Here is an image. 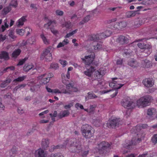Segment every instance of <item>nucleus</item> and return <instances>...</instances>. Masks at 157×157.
Masks as SVG:
<instances>
[{
  "mask_svg": "<svg viewBox=\"0 0 157 157\" xmlns=\"http://www.w3.org/2000/svg\"><path fill=\"white\" fill-rule=\"evenodd\" d=\"M81 131L83 136L86 139H89L94 135V131L93 128L87 124L83 125Z\"/></svg>",
  "mask_w": 157,
  "mask_h": 157,
  "instance_id": "1",
  "label": "nucleus"
},
{
  "mask_svg": "<svg viewBox=\"0 0 157 157\" xmlns=\"http://www.w3.org/2000/svg\"><path fill=\"white\" fill-rule=\"evenodd\" d=\"M153 100L151 96L145 95L140 98L136 101V105L139 107H144L149 105Z\"/></svg>",
  "mask_w": 157,
  "mask_h": 157,
  "instance_id": "2",
  "label": "nucleus"
},
{
  "mask_svg": "<svg viewBox=\"0 0 157 157\" xmlns=\"http://www.w3.org/2000/svg\"><path fill=\"white\" fill-rule=\"evenodd\" d=\"M52 48L49 47L46 49L41 54L40 59L42 60H45L47 62H49L52 60V54L50 51Z\"/></svg>",
  "mask_w": 157,
  "mask_h": 157,
  "instance_id": "3",
  "label": "nucleus"
},
{
  "mask_svg": "<svg viewBox=\"0 0 157 157\" xmlns=\"http://www.w3.org/2000/svg\"><path fill=\"white\" fill-rule=\"evenodd\" d=\"M66 144H68L72 146L75 150V152H79L82 150L80 143L77 141L75 139H73L70 140H67L66 142Z\"/></svg>",
  "mask_w": 157,
  "mask_h": 157,
  "instance_id": "4",
  "label": "nucleus"
},
{
  "mask_svg": "<svg viewBox=\"0 0 157 157\" xmlns=\"http://www.w3.org/2000/svg\"><path fill=\"white\" fill-rule=\"evenodd\" d=\"M121 104L124 107L128 109H133L136 105L135 101L128 99L122 101Z\"/></svg>",
  "mask_w": 157,
  "mask_h": 157,
  "instance_id": "5",
  "label": "nucleus"
},
{
  "mask_svg": "<svg viewBox=\"0 0 157 157\" xmlns=\"http://www.w3.org/2000/svg\"><path fill=\"white\" fill-rule=\"evenodd\" d=\"M98 149L99 153L103 154L108 148L110 147V144L104 141L98 144Z\"/></svg>",
  "mask_w": 157,
  "mask_h": 157,
  "instance_id": "6",
  "label": "nucleus"
},
{
  "mask_svg": "<svg viewBox=\"0 0 157 157\" xmlns=\"http://www.w3.org/2000/svg\"><path fill=\"white\" fill-rule=\"evenodd\" d=\"M95 57V54L92 52L90 55L85 56V58H82L86 65H89L92 63Z\"/></svg>",
  "mask_w": 157,
  "mask_h": 157,
  "instance_id": "7",
  "label": "nucleus"
},
{
  "mask_svg": "<svg viewBox=\"0 0 157 157\" xmlns=\"http://www.w3.org/2000/svg\"><path fill=\"white\" fill-rule=\"evenodd\" d=\"M120 121L117 118L108 121L107 123V126L109 128H115L119 124Z\"/></svg>",
  "mask_w": 157,
  "mask_h": 157,
  "instance_id": "8",
  "label": "nucleus"
},
{
  "mask_svg": "<svg viewBox=\"0 0 157 157\" xmlns=\"http://www.w3.org/2000/svg\"><path fill=\"white\" fill-rule=\"evenodd\" d=\"M35 155L36 157H46L47 151L41 148H40L36 151Z\"/></svg>",
  "mask_w": 157,
  "mask_h": 157,
  "instance_id": "9",
  "label": "nucleus"
},
{
  "mask_svg": "<svg viewBox=\"0 0 157 157\" xmlns=\"http://www.w3.org/2000/svg\"><path fill=\"white\" fill-rule=\"evenodd\" d=\"M117 42L120 44H124L128 43V39L125 36L121 35L117 40Z\"/></svg>",
  "mask_w": 157,
  "mask_h": 157,
  "instance_id": "10",
  "label": "nucleus"
},
{
  "mask_svg": "<svg viewBox=\"0 0 157 157\" xmlns=\"http://www.w3.org/2000/svg\"><path fill=\"white\" fill-rule=\"evenodd\" d=\"M143 83L145 86L147 87H150L152 86L153 85V83L152 82V80L151 78H145L143 81Z\"/></svg>",
  "mask_w": 157,
  "mask_h": 157,
  "instance_id": "11",
  "label": "nucleus"
},
{
  "mask_svg": "<svg viewBox=\"0 0 157 157\" xmlns=\"http://www.w3.org/2000/svg\"><path fill=\"white\" fill-rule=\"evenodd\" d=\"M105 72V70L104 71L101 69H99L98 70L95 72L94 74V76L96 78H100L104 75Z\"/></svg>",
  "mask_w": 157,
  "mask_h": 157,
  "instance_id": "12",
  "label": "nucleus"
},
{
  "mask_svg": "<svg viewBox=\"0 0 157 157\" xmlns=\"http://www.w3.org/2000/svg\"><path fill=\"white\" fill-rule=\"evenodd\" d=\"M138 47L141 49H147L149 51H150V49L152 48L151 45L149 44H145L143 43H139L138 44Z\"/></svg>",
  "mask_w": 157,
  "mask_h": 157,
  "instance_id": "13",
  "label": "nucleus"
},
{
  "mask_svg": "<svg viewBox=\"0 0 157 157\" xmlns=\"http://www.w3.org/2000/svg\"><path fill=\"white\" fill-rule=\"evenodd\" d=\"M9 58V54L8 52L5 51L1 52L0 53V59L6 60H8Z\"/></svg>",
  "mask_w": 157,
  "mask_h": 157,
  "instance_id": "14",
  "label": "nucleus"
},
{
  "mask_svg": "<svg viewBox=\"0 0 157 157\" xmlns=\"http://www.w3.org/2000/svg\"><path fill=\"white\" fill-rule=\"evenodd\" d=\"M102 48V45L99 43H92L91 48L93 50L98 51Z\"/></svg>",
  "mask_w": 157,
  "mask_h": 157,
  "instance_id": "15",
  "label": "nucleus"
},
{
  "mask_svg": "<svg viewBox=\"0 0 157 157\" xmlns=\"http://www.w3.org/2000/svg\"><path fill=\"white\" fill-rule=\"evenodd\" d=\"M119 85H120V86L119 87L117 88H114L113 89V90H107V91H105L104 92V93H107L108 92H109L112 90L113 91V93H114V94L112 95V97H114L117 95V94L118 93L117 90L120 89L124 85V84H119Z\"/></svg>",
  "mask_w": 157,
  "mask_h": 157,
  "instance_id": "16",
  "label": "nucleus"
},
{
  "mask_svg": "<svg viewBox=\"0 0 157 157\" xmlns=\"http://www.w3.org/2000/svg\"><path fill=\"white\" fill-rule=\"evenodd\" d=\"M142 66L145 68H148L152 66L151 62L147 59L143 60L142 62Z\"/></svg>",
  "mask_w": 157,
  "mask_h": 157,
  "instance_id": "17",
  "label": "nucleus"
},
{
  "mask_svg": "<svg viewBox=\"0 0 157 157\" xmlns=\"http://www.w3.org/2000/svg\"><path fill=\"white\" fill-rule=\"evenodd\" d=\"M95 70L94 67L91 66L89 69H87L86 71H85L84 73L86 75L90 77L92 75L93 72H94Z\"/></svg>",
  "mask_w": 157,
  "mask_h": 157,
  "instance_id": "18",
  "label": "nucleus"
},
{
  "mask_svg": "<svg viewBox=\"0 0 157 157\" xmlns=\"http://www.w3.org/2000/svg\"><path fill=\"white\" fill-rule=\"evenodd\" d=\"M49 140L48 139H43L41 143V146L42 148L46 149L49 147Z\"/></svg>",
  "mask_w": 157,
  "mask_h": 157,
  "instance_id": "19",
  "label": "nucleus"
},
{
  "mask_svg": "<svg viewBox=\"0 0 157 157\" xmlns=\"http://www.w3.org/2000/svg\"><path fill=\"white\" fill-rule=\"evenodd\" d=\"M46 75V74H44L41 75V76H39L38 77L39 79H41V82L44 84H46L48 82L50 81V79L46 77L44 78V76Z\"/></svg>",
  "mask_w": 157,
  "mask_h": 157,
  "instance_id": "20",
  "label": "nucleus"
},
{
  "mask_svg": "<svg viewBox=\"0 0 157 157\" xmlns=\"http://www.w3.org/2000/svg\"><path fill=\"white\" fill-rule=\"evenodd\" d=\"M69 112L68 110H64L61 112L58 115V117L61 118L63 117L67 116L69 114Z\"/></svg>",
  "mask_w": 157,
  "mask_h": 157,
  "instance_id": "21",
  "label": "nucleus"
},
{
  "mask_svg": "<svg viewBox=\"0 0 157 157\" xmlns=\"http://www.w3.org/2000/svg\"><path fill=\"white\" fill-rule=\"evenodd\" d=\"M98 37V34H93L89 36V39L91 41H95L99 40Z\"/></svg>",
  "mask_w": 157,
  "mask_h": 157,
  "instance_id": "22",
  "label": "nucleus"
},
{
  "mask_svg": "<svg viewBox=\"0 0 157 157\" xmlns=\"http://www.w3.org/2000/svg\"><path fill=\"white\" fill-rule=\"evenodd\" d=\"M137 11H128L126 13V15L127 17L131 18L134 17L136 14Z\"/></svg>",
  "mask_w": 157,
  "mask_h": 157,
  "instance_id": "23",
  "label": "nucleus"
},
{
  "mask_svg": "<svg viewBox=\"0 0 157 157\" xmlns=\"http://www.w3.org/2000/svg\"><path fill=\"white\" fill-rule=\"evenodd\" d=\"M11 80L10 78L7 79L6 80L3 82L0 85V87L2 88H4L6 86L11 82Z\"/></svg>",
  "mask_w": 157,
  "mask_h": 157,
  "instance_id": "24",
  "label": "nucleus"
},
{
  "mask_svg": "<svg viewBox=\"0 0 157 157\" xmlns=\"http://www.w3.org/2000/svg\"><path fill=\"white\" fill-rule=\"evenodd\" d=\"M20 49H18L15 50L12 53V57L16 58L20 55L21 52Z\"/></svg>",
  "mask_w": 157,
  "mask_h": 157,
  "instance_id": "25",
  "label": "nucleus"
},
{
  "mask_svg": "<svg viewBox=\"0 0 157 157\" xmlns=\"http://www.w3.org/2000/svg\"><path fill=\"white\" fill-rule=\"evenodd\" d=\"M64 147V146L63 145H57L56 146L52 145L49 148V151L51 152L54 151L55 149H57L62 148Z\"/></svg>",
  "mask_w": 157,
  "mask_h": 157,
  "instance_id": "26",
  "label": "nucleus"
},
{
  "mask_svg": "<svg viewBox=\"0 0 157 157\" xmlns=\"http://www.w3.org/2000/svg\"><path fill=\"white\" fill-rule=\"evenodd\" d=\"M26 16H23L18 21V26H22L24 25V22L26 21Z\"/></svg>",
  "mask_w": 157,
  "mask_h": 157,
  "instance_id": "27",
  "label": "nucleus"
},
{
  "mask_svg": "<svg viewBox=\"0 0 157 157\" xmlns=\"http://www.w3.org/2000/svg\"><path fill=\"white\" fill-rule=\"evenodd\" d=\"M90 15H87L83 19L82 21L79 23V24L82 25L85 23L87 22L90 20Z\"/></svg>",
  "mask_w": 157,
  "mask_h": 157,
  "instance_id": "28",
  "label": "nucleus"
},
{
  "mask_svg": "<svg viewBox=\"0 0 157 157\" xmlns=\"http://www.w3.org/2000/svg\"><path fill=\"white\" fill-rule=\"evenodd\" d=\"M145 137V134L143 133H140L137 135L136 140L137 141H141L142 139H143Z\"/></svg>",
  "mask_w": 157,
  "mask_h": 157,
  "instance_id": "29",
  "label": "nucleus"
},
{
  "mask_svg": "<svg viewBox=\"0 0 157 157\" xmlns=\"http://www.w3.org/2000/svg\"><path fill=\"white\" fill-rule=\"evenodd\" d=\"M33 67V66L31 65H28L27 64L25 65L23 67L24 70L26 71H28L29 70L32 69Z\"/></svg>",
  "mask_w": 157,
  "mask_h": 157,
  "instance_id": "30",
  "label": "nucleus"
},
{
  "mask_svg": "<svg viewBox=\"0 0 157 157\" xmlns=\"http://www.w3.org/2000/svg\"><path fill=\"white\" fill-rule=\"evenodd\" d=\"M140 141H137V140H136V137L135 138H133L132 139V140L131 141V142L128 145L130 146L132 145H136L138 143H139Z\"/></svg>",
  "mask_w": 157,
  "mask_h": 157,
  "instance_id": "31",
  "label": "nucleus"
},
{
  "mask_svg": "<svg viewBox=\"0 0 157 157\" xmlns=\"http://www.w3.org/2000/svg\"><path fill=\"white\" fill-rule=\"evenodd\" d=\"M17 147L16 146H14L11 150L10 154H12L13 155H16L17 153ZM11 156H12V155H10Z\"/></svg>",
  "mask_w": 157,
  "mask_h": 157,
  "instance_id": "32",
  "label": "nucleus"
},
{
  "mask_svg": "<svg viewBox=\"0 0 157 157\" xmlns=\"http://www.w3.org/2000/svg\"><path fill=\"white\" fill-rule=\"evenodd\" d=\"M9 36L12 39H14L16 38V36L14 35L13 30L11 29L9 31Z\"/></svg>",
  "mask_w": 157,
  "mask_h": 157,
  "instance_id": "33",
  "label": "nucleus"
},
{
  "mask_svg": "<svg viewBox=\"0 0 157 157\" xmlns=\"http://www.w3.org/2000/svg\"><path fill=\"white\" fill-rule=\"evenodd\" d=\"M88 95L86 97V100L89 99L94 98L97 97V96L94 94H90L89 92L88 93Z\"/></svg>",
  "mask_w": 157,
  "mask_h": 157,
  "instance_id": "34",
  "label": "nucleus"
},
{
  "mask_svg": "<svg viewBox=\"0 0 157 157\" xmlns=\"http://www.w3.org/2000/svg\"><path fill=\"white\" fill-rule=\"evenodd\" d=\"M119 25V28L122 29L125 27L126 25V23L124 21H121L118 22Z\"/></svg>",
  "mask_w": 157,
  "mask_h": 157,
  "instance_id": "35",
  "label": "nucleus"
},
{
  "mask_svg": "<svg viewBox=\"0 0 157 157\" xmlns=\"http://www.w3.org/2000/svg\"><path fill=\"white\" fill-rule=\"evenodd\" d=\"M11 10V7L10 6L4 8L2 10V12H3V14H6L9 13Z\"/></svg>",
  "mask_w": 157,
  "mask_h": 157,
  "instance_id": "36",
  "label": "nucleus"
},
{
  "mask_svg": "<svg viewBox=\"0 0 157 157\" xmlns=\"http://www.w3.org/2000/svg\"><path fill=\"white\" fill-rule=\"evenodd\" d=\"M152 142L154 145L155 144L157 143V134L154 135L151 139Z\"/></svg>",
  "mask_w": 157,
  "mask_h": 157,
  "instance_id": "37",
  "label": "nucleus"
},
{
  "mask_svg": "<svg viewBox=\"0 0 157 157\" xmlns=\"http://www.w3.org/2000/svg\"><path fill=\"white\" fill-rule=\"evenodd\" d=\"M17 0H12L10 4V6H12L14 7H17Z\"/></svg>",
  "mask_w": 157,
  "mask_h": 157,
  "instance_id": "38",
  "label": "nucleus"
},
{
  "mask_svg": "<svg viewBox=\"0 0 157 157\" xmlns=\"http://www.w3.org/2000/svg\"><path fill=\"white\" fill-rule=\"evenodd\" d=\"M25 76H23L18 78H17L14 79L13 81L16 82H20L23 81L25 78Z\"/></svg>",
  "mask_w": 157,
  "mask_h": 157,
  "instance_id": "39",
  "label": "nucleus"
},
{
  "mask_svg": "<svg viewBox=\"0 0 157 157\" xmlns=\"http://www.w3.org/2000/svg\"><path fill=\"white\" fill-rule=\"evenodd\" d=\"M44 43L46 44H49L48 41L46 39L43 34H42L40 35Z\"/></svg>",
  "mask_w": 157,
  "mask_h": 157,
  "instance_id": "40",
  "label": "nucleus"
},
{
  "mask_svg": "<svg viewBox=\"0 0 157 157\" xmlns=\"http://www.w3.org/2000/svg\"><path fill=\"white\" fill-rule=\"evenodd\" d=\"M95 106H94L93 105H91L90 106V108L89 110V113L91 114H93L94 112V108H95Z\"/></svg>",
  "mask_w": 157,
  "mask_h": 157,
  "instance_id": "41",
  "label": "nucleus"
},
{
  "mask_svg": "<svg viewBox=\"0 0 157 157\" xmlns=\"http://www.w3.org/2000/svg\"><path fill=\"white\" fill-rule=\"evenodd\" d=\"M99 40L105 38L106 37L105 34L104 33L98 34Z\"/></svg>",
  "mask_w": 157,
  "mask_h": 157,
  "instance_id": "42",
  "label": "nucleus"
},
{
  "mask_svg": "<svg viewBox=\"0 0 157 157\" xmlns=\"http://www.w3.org/2000/svg\"><path fill=\"white\" fill-rule=\"evenodd\" d=\"M28 59V58L25 57L24 59L20 60L17 64V65L19 66L22 65L25 63V61Z\"/></svg>",
  "mask_w": 157,
  "mask_h": 157,
  "instance_id": "43",
  "label": "nucleus"
},
{
  "mask_svg": "<svg viewBox=\"0 0 157 157\" xmlns=\"http://www.w3.org/2000/svg\"><path fill=\"white\" fill-rule=\"evenodd\" d=\"M153 109H149L147 110V115L151 116L153 114Z\"/></svg>",
  "mask_w": 157,
  "mask_h": 157,
  "instance_id": "44",
  "label": "nucleus"
},
{
  "mask_svg": "<svg viewBox=\"0 0 157 157\" xmlns=\"http://www.w3.org/2000/svg\"><path fill=\"white\" fill-rule=\"evenodd\" d=\"M128 64L130 66L132 67H135L136 66V63L135 61L133 60H132L128 63Z\"/></svg>",
  "mask_w": 157,
  "mask_h": 157,
  "instance_id": "45",
  "label": "nucleus"
},
{
  "mask_svg": "<svg viewBox=\"0 0 157 157\" xmlns=\"http://www.w3.org/2000/svg\"><path fill=\"white\" fill-rule=\"evenodd\" d=\"M53 23L56 24L55 21H52L51 20H50L47 24L44 25V27H46L48 29V27L49 26H50Z\"/></svg>",
  "mask_w": 157,
  "mask_h": 157,
  "instance_id": "46",
  "label": "nucleus"
},
{
  "mask_svg": "<svg viewBox=\"0 0 157 157\" xmlns=\"http://www.w3.org/2000/svg\"><path fill=\"white\" fill-rule=\"evenodd\" d=\"M25 86V84H21L17 86H16L13 90V92L17 91V90L19 89L21 87L24 88Z\"/></svg>",
  "mask_w": 157,
  "mask_h": 157,
  "instance_id": "47",
  "label": "nucleus"
},
{
  "mask_svg": "<svg viewBox=\"0 0 157 157\" xmlns=\"http://www.w3.org/2000/svg\"><path fill=\"white\" fill-rule=\"evenodd\" d=\"M16 31L18 34L21 35H23L24 32V30L22 29H17Z\"/></svg>",
  "mask_w": 157,
  "mask_h": 157,
  "instance_id": "48",
  "label": "nucleus"
},
{
  "mask_svg": "<svg viewBox=\"0 0 157 157\" xmlns=\"http://www.w3.org/2000/svg\"><path fill=\"white\" fill-rule=\"evenodd\" d=\"M58 67V64L57 63H52L51 64L50 68L56 70V69Z\"/></svg>",
  "mask_w": 157,
  "mask_h": 157,
  "instance_id": "49",
  "label": "nucleus"
},
{
  "mask_svg": "<svg viewBox=\"0 0 157 157\" xmlns=\"http://www.w3.org/2000/svg\"><path fill=\"white\" fill-rule=\"evenodd\" d=\"M56 14L57 15L62 16L63 15V11L59 10H57L56 11Z\"/></svg>",
  "mask_w": 157,
  "mask_h": 157,
  "instance_id": "50",
  "label": "nucleus"
},
{
  "mask_svg": "<svg viewBox=\"0 0 157 157\" xmlns=\"http://www.w3.org/2000/svg\"><path fill=\"white\" fill-rule=\"evenodd\" d=\"M68 43V42H66V43H63L62 42H60L59 43L58 45L57 46V48H59L64 46L65 45L67 44Z\"/></svg>",
  "mask_w": 157,
  "mask_h": 157,
  "instance_id": "51",
  "label": "nucleus"
},
{
  "mask_svg": "<svg viewBox=\"0 0 157 157\" xmlns=\"http://www.w3.org/2000/svg\"><path fill=\"white\" fill-rule=\"evenodd\" d=\"M50 29L51 32L54 35H56L58 34V31L55 29L54 28H50Z\"/></svg>",
  "mask_w": 157,
  "mask_h": 157,
  "instance_id": "52",
  "label": "nucleus"
},
{
  "mask_svg": "<svg viewBox=\"0 0 157 157\" xmlns=\"http://www.w3.org/2000/svg\"><path fill=\"white\" fill-rule=\"evenodd\" d=\"M28 43L31 44H33V43H32L29 40H27L26 41H23L21 43V45L23 46H25L27 45Z\"/></svg>",
  "mask_w": 157,
  "mask_h": 157,
  "instance_id": "53",
  "label": "nucleus"
},
{
  "mask_svg": "<svg viewBox=\"0 0 157 157\" xmlns=\"http://www.w3.org/2000/svg\"><path fill=\"white\" fill-rule=\"evenodd\" d=\"M6 35L3 36L2 35H0V41H3L6 39Z\"/></svg>",
  "mask_w": 157,
  "mask_h": 157,
  "instance_id": "54",
  "label": "nucleus"
},
{
  "mask_svg": "<svg viewBox=\"0 0 157 157\" xmlns=\"http://www.w3.org/2000/svg\"><path fill=\"white\" fill-rule=\"evenodd\" d=\"M64 25V26L66 28H69L71 26V24L70 22H66L65 23V24Z\"/></svg>",
  "mask_w": 157,
  "mask_h": 157,
  "instance_id": "55",
  "label": "nucleus"
},
{
  "mask_svg": "<svg viewBox=\"0 0 157 157\" xmlns=\"http://www.w3.org/2000/svg\"><path fill=\"white\" fill-rule=\"evenodd\" d=\"M113 28L115 29H120L119 28V25L118 22H116L113 25Z\"/></svg>",
  "mask_w": 157,
  "mask_h": 157,
  "instance_id": "56",
  "label": "nucleus"
},
{
  "mask_svg": "<svg viewBox=\"0 0 157 157\" xmlns=\"http://www.w3.org/2000/svg\"><path fill=\"white\" fill-rule=\"evenodd\" d=\"M104 33L106 37L109 36L112 33L110 31H106Z\"/></svg>",
  "mask_w": 157,
  "mask_h": 157,
  "instance_id": "57",
  "label": "nucleus"
},
{
  "mask_svg": "<svg viewBox=\"0 0 157 157\" xmlns=\"http://www.w3.org/2000/svg\"><path fill=\"white\" fill-rule=\"evenodd\" d=\"M50 157H64L62 155H59L58 154H52Z\"/></svg>",
  "mask_w": 157,
  "mask_h": 157,
  "instance_id": "58",
  "label": "nucleus"
},
{
  "mask_svg": "<svg viewBox=\"0 0 157 157\" xmlns=\"http://www.w3.org/2000/svg\"><path fill=\"white\" fill-rule=\"evenodd\" d=\"M74 85L72 84L71 83H69L66 85V88L67 89H69L70 88H73Z\"/></svg>",
  "mask_w": 157,
  "mask_h": 157,
  "instance_id": "59",
  "label": "nucleus"
},
{
  "mask_svg": "<svg viewBox=\"0 0 157 157\" xmlns=\"http://www.w3.org/2000/svg\"><path fill=\"white\" fill-rule=\"evenodd\" d=\"M9 70V68L8 67H6L2 71L0 72V74L1 75H2L4 73H6L8 71V70Z\"/></svg>",
  "mask_w": 157,
  "mask_h": 157,
  "instance_id": "60",
  "label": "nucleus"
},
{
  "mask_svg": "<svg viewBox=\"0 0 157 157\" xmlns=\"http://www.w3.org/2000/svg\"><path fill=\"white\" fill-rule=\"evenodd\" d=\"M59 62L62 65H63L64 66L66 64L67 62L65 60H63L62 59H60L59 60Z\"/></svg>",
  "mask_w": 157,
  "mask_h": 157,
  "instance_id": "61",
  "label": "nucleus"
},
{
  "mask_svg": "<svg viewBox=\"0 0 157 157\" xmlns=\"http://www.w3.org/2000/svg\"><path fill=\"white\" fill-rule=\"evenodd\" d=\"M132 52V51H131L130 49H129V50H128L127 51H124V53L126 55H129Z\"/></svg>",
  "mask_w": 157,
  "mask_h": 157,
  "instance_id": "62",
  "label": "nucleus"
},
{
  "mask_svg": "<svg viewBox=\"0 0 157 157\" xmlns=\"http://www.w3.org/2000/svg\"><path fill=\"white\" fill-rule=\"evenodd\" d=\"M18 112L20 114H22L24 113L23 110L21 108L18 109Z\"/></svg>",
  "mask_w": 157,
  "mask_h": 157,
  "instance_id": "63",
  "label": "nucleus"
},
{
  "mask_svg": "<svg viewBox=\"0 0 157 157\" xmlns=\"http://www.w3.org/2000/svg\"><path fill=\"white\" fill-rule=\"evenodd\" d=\"M125 157H135V155L134 154H131L130 155H128Z\"/></svg>",
  "mask_w": 157,
  "mask_h": 157,
  "instance_id": "64",
  "label": "nucleus"
}]
</instances>
